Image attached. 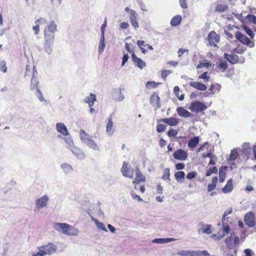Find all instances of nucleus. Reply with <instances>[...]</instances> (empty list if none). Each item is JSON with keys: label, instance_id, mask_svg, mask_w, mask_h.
I'll return each mask as SVG.
<instances>
[{"label": "nucleus", "instance_id": "nucleus-1", "mask_svg": "<svg viewBox=\"0 0 256 256\" xmlns=\"http://www.w3.org/2000/svg\"><path fill=\"white\" fill-rule=\"evenodd\" d=\"M80 138L82 142L90 148L95 151H100V148L98 145L92 138L91 136L82 129L80 130Z\"/></svg>", "mask_w": 256, "mask_h": 256}, {"label": "nucleus", "instance_id": "nucleus-2", "mask_svg": "<svg viewBox=\"0 0 256 256\" xmlns=\"http://www.w3.org/2000/svg\"><path fill=\"white\" fill-rule=\"evenodd\" d=\"M28 76H32L30 90H35L39 89V80L38 78V72L35 66H33L32 70L30 69V68L28 65L26 66V72L24 74V77L26 78Z\"/></svg>", "mask_w": 256, "mask_h": 256}, {"label": "nucleus", "instance_id": "nucleus-3", "mask_svg": "<svg viewBox=\"0 0 256 256\" xmlns=\"http://www.w3.org/2000/svg\"><path fill=\"white\" fill-rule=\"evenodd\" d=\"M57 250V246L53 243H48L46 245L38 248V251L32 252V256H45L54 254Z\"/></svg>", "mask_w": 256, "mask_h": 256}, {"label": "nucleus", "instance_id": "nucleus-4", "mask_svg": "<svg viewBox=\"0 0 256 256\" xmlns=\"http://www.w3.org/2000/svg\"><path fill=\"white\" fill-rule=\"evenodd\" d=\"M49 201V196L46 194L38 198L35 200V209L34 210L36 211V210H40L46 208Z\"/></svg>", "mask_w": 256, "mask_h": 256}, {"label": "nucleus", "instance_id": "nucleus-5", "mask_svg": "<svg viewBox=\"0 0 256 256\" xmlns=\"http://www.w3.org/2000/svg\"><path fill=\"white\" fill-rule=\"evenodd\" d=\"M178 254L182 256H208L209 255L208 252L206 250L202 251L182 250L178 251Z\"/></svg>", "mask_w": 256, "mask_h": 256}, {"label": "nucleus", "instance_id": "nucleus-6", "mask_svg": "<svg viewBox=\"0 0 256 256\" xmlns=\"http://www.w3.org/2000/svg\"><path fill=\"white\" fill-rule=\"evenodd\" d=\"M239 237L236 236L234 232H232L230 236L225 239L226 246L230 248H232L238 244L239 243Z\"/></svg>", "mask_w": 256, "mask_h": 256}, {"label": "nucleus", "instance_id": "nucleus-7", "mask_svg": "<svg viewBox=\"0 0 256 256\" xmlns=\"http://www.w3.org/2000/svg\"><path fill=\"white\" fill-rule=\"evenodd\" d=\"M122 90H124V88L120 87L114 88L112 92V100L118 102L122 101L125 98L122 92Z\"/></svg>", "mask_w": 256, "mask_h": 256}, {"label": "nucleus", "instance_id": "nucleus-8", "mask_svg": "<svg viewBox=\"0 0 256 256\" xmlns=\"http://www.w3.org/2000/svg\"><path fill=\"white\" fill-rule=\"evenodd\" d=\"M121 172L124 177L132 178L134 176V170L132 168L128 166V164L126 162H124L121 168Z\"/></svg>", "mask_w": 256, "mask_h": 256}, {"label": "nucleus", "instance_id": "nucleus-9", "mask_svg": "<svg viewBox=\"0 0 256 256\" xmlns=\"http://www.w3.org/2000/svg\"><path fill=\"white\" fill-rule=\"evenodd\" d=\"M244 221L249 228H253L256 225L255 216L253 212H249L244 216Z\"/></svg>", "mask_w": 256, "mask_h": 256}, {"label": "nucleus", "instance_id": "nucleus-10", "mask_svg": "<svg viewBox=\"0 0 256 256\" xmlns=\"http://www.w3.org/2000/svg\"><path fill=\"white\" fill-rule=\"evenodd\" d=\"M206 108L207 106L206 105L198 101L192 102L189 107V109L192 112H196L204 110Z\"/></svg>", "mask_w": 256, "mask_h": 256}, {"label": "nucleus", "instance_id": "nucleus-11", "mask_svg": "<svg viewBox=\"0 0 256 256\" xmlns=\"http://www.w3.org/2000/svg\"><path fill=\"white\" fill-rule=\"evenodd\" d=\"M220 39V36L214 30L209 33L207 38L210 44L214 46H216V44L219 42Z\"/></svg>", "mask_w": 256, "mask_h": 256}, {"label": "nucleus", "instance_id": "nucleus-12", "mask_svg": "<svg viewBox=\"0 0 256 256\" xmlns=\"http://www.w3.org/2000/svg\"><path fill=\"white\" fill-rule=\"evenodd\" d=\"M173 156L176 160H185L188 158V154L186 151L182 149H178L174 152Z\"/></svg>", "mask_w": 256, "mask_h": 256}, {"label": "nucleus", "instance_id": "nucleus-13", "mask_svg": "<svg viewBox=\"0 0 256 256\" xmlns=\"http://www.w3.org/2000/svg\"><path fill=\"white\" fill-rule=\"evenodd\" d=\"M56 128L58 132L64 136L70 135L66 125L62 122H58L56 124Z\"/></svg>", "mask_w": 256, "mask_h": 256}, {"label": "nucleus", "instance_id": "nucleus-14", "mask_svg": "<svg viewBox=\"0 0 256 256\" xmlns=\"http://www.w3.org/2000/svg\"><path fill=\"white\" fill-rule=\"evenodd\" d=\"M58 26L54 20H50L48 23L47 24V26H46L44 30V32L54 33L58 32Z\"/></svg>", "mask_w": 256, "mask_h": 256}, {"label": "nucleus", "instance_id": "nucleus-15", "mask_svg": "<svg viewBox=\"0 0 256 256\" xmlns=\"http://www.w3.org/2000/svg\"><path fill=\"white\" fill-rule=\"evenodd\" d=\"M79 230L75 227L68 224L66 228L64 234L68 236H76L78 234Z\"/></svg>", "mask_w": 256, "mask_h": 256}, {"label": "nucleus", "instance_id": "nucleus-16", "mask_svg": "<svg viewBox=\"0 0 256 256\" xmlns=\"http://www.w3.org/2000/svg\"><path fill=\"white\" fill-rule=\"evenodd\" d=\"M70 150L78 159L82 160H84L86 157L84 152L82 150L76 146Z\"/></svg>", "mask_w": 256, "mask_h": 256}, {"label": "nucleus", "instance_id": "nucleus-17", "mask_svg": "<svg viewBox=\"0 0 256 256\" xmlns=\"http://www.w3.org/2000/svg\"><path fill=\"white\" fill-rule=\"evenodd\" d=\"M160 98L158 94L153 93L150 97V102L153 106L156 107L155 110L158 108L160 106L159 104Z\"/></svg>", "mask_w": 256, "mask_h": 256}, {"label": "nucleus", "instance_id": "nucleus-18", "mask_svg": "<svg viewBox=\"0 0 256 256\" xmlns=\"http://www.w3.org/2000/svg\"><path fill=\"white\" fill-rule=\"evenodd\" d=\"M132 58L135 65L140 69H142L146 66L145 62L140 58H138L134 52L132 54Z\"/></svg>", "mask_w": 256, "mask_h": 256}, {"label": "nucleus", "instance_id": "nucleus-19", "mask_svg": "<svg viewBox=\"0 0 256 256\" xmlns=\"http://www.w3.org/2000/svg\"><path fill=\"white\" fill-rule=\"evenodd\" d=\"M60 168L62 172L66 174H70L74 170L72 166L66 162L62 163L60 166Z\"/></svg>", "mask_w": 256, "mask_h": 256}, {"label": "nucleus", "instance_id": "nucleus-20", "mask_svg": "<svg viewBox=\"0 0 256 256\" xmlns=\"http://www.w3.org/2000/svg\"><path fill=\"white\" fill-rule=\"evenodd\" d=\"M234 34L236 39L242 43L248 44L250 42L249 38L240 32L236 31Z\"/></svg>", "mask_w": 256, "mask_h": 256}, {"label": "nucleus", "instance_id": "nucleus-21", "mask_svg": "<svg viewBox=\"0 0 256 256\" xmlns=\"http://www.w3.org/2000/svg\"><path fill=\"white\" fill-rule=\"evenodd\" d=\"M107 120L108 122L106 126V132L108 135L112 136L114 132V130L113 128V122L111 116L107 118Z\"/></svg>", "mask_w": 256, "mask_h": 256}, {"label": "nucleus", "instance_id": "nucleus-22", "mask_svg": "<svg viewBox=\"0 0 256 256\" xmlns=\"http://www.w3.org/2000/svg\"><path fill=\"white\" fill-rule=\"evenodd\" d=\"M67 224L66 223L55 222L53 224V228L59 232L64 234Z\"/></svg>", "mask_w": 256, "mask_h": 256}, {"label": "nucleus", "instance_id": "nucleus-23", "mask_svg": "<svg viewBox=\"0 0 256 256\" xmlns=\"http://www.w3.org/2000/svg\"><path fill=\"white\" fill-rule=\"evenodd\" d=\"M176 112L179 116L184 118L192 117V114L182 106L178 107Z\"/></svg>", "mask_w": 256, "mask_h": 256}, {"label": "nucleus", "instance_id": "nucleus-24", "mask_svg": "<svg viewBox=\"0 0 256 256\" xmlns=\"http://www.w3.org/2000/svg\"><path fill=\"white\" fill-rule=\"evenodd\" d=\"M96 100V96L94 94L90 93L89 96H86L83 100V102L88 104L89 107L91 108Z\"/></svg>", "mask_w": 256, "mask_h": 256}, {"label": "nucleus", "instance_id": "nucleus-25", "mask_svg": "<svg viewBox=\"0 0 256 256\" xmlns=\"http://www.w3.org/2000/svg\"><path fill=\"white\" fill-rule=\"evenodd\" d=\"M189 84L190 86L200 90L204 91L207 89V86L206 84L200 82H190Z\"/></svg>", "mask_w": 256, "mask_h": 256}, {"label": "nucleus", "instance_id": "nucleus-26", "mask_svg": "<svg viewBox=\"0 0 256 256\" xmlns=\"http://www.w3.org/2000/svg\"><path fill=\"white\" fill-rule=\"evenodd\" d=\"M146 178L141 173L139 169L137 168L136 171V178L133 182L134 184H138L140 182H144Z\"/></svg>", "mask_w": 256, "mask_h": 256}, {"label": "nucleus", "instance_id": "nucleus-27", "mask_svg": "<svg viewBox=\"0 0 256 256\" xmlns=\"http://www.w3.org/2000/svg\"><path fill=\"white\" fill-rule=\"evenodd\" d=\"M228 68V64L226 61L220 60L216 64V69L218 72H224Z\"/></svg>", "mask_w": 256, "mask_h": 256}, {"label": "nucleus", "instance_id": "nucleus-28", "mask_svg": "<svg viewBox=\"0 0 256 256\" xmlns=\"http://www.w3.org/2000/svg\"><path fill=\"white\" fill-rule=\"evenodd\" d=\"M224 58L230 62V64H234L238 62V56L236 54H228L226 53L224 54Z\"/></svg>", "mask_w": 256, "mask_h": 256}, {"label": "nucleus", "instance_id": "nucleus-29", "mask_svg": "<svg viewBox=\"0 0 256 256\" xmlns=\"http://www.w3.org/2000/svg\"><path fill=\"white\" fill-rule=\"evenodd\" d=\"M232 178H230L228 180V181L226 182V184L225 185V186L222 188V191L224 194L228 193L233 189V184H232Z\"/></svg>", "mask_w": 256, "mask_h": 256}, {"label": "nucleus", "instance_id": "nucleus-30", "mask_svg": "<svg viewBox=\"0 0 256 256\" xmlns=\"http://www.w3.org/2000/svg\"><path fill=\"white\" fill-rule=\"evenodd\" d=\"M54 42L44 41V49L45 52L48 54H51L52 52V47Z\"/></svg>", "mask_w": 256, "mask_h": 256}, {"label": "nucleus", "instance_id": "nucleus-31", "mask_svg": "<svg viewBox=\"0 0 256 256\" xmlns=\"http://www.w3.org/2000/svg\"><path fill=\"white\" fill-rule=\"evenodd\" d=\"M62 138L66 144V147L69 150H70L75 146L72 136L62 137Z\"/></svg>", "mask_w": 256, "mask_h": 256}, {"label": "nucleus", "instance_id": "nucleus-32", "mask_svg": "<svg viewBox=\"0 0 256 256\" xmlns=\"http://www.w3.org/2000/svg\"><path fill=\"white\" fill-rule=\"evenodd\" d=\"M161 121H162L164 122L165 123L167 124L169 126H175L178 125V120L174 118H164Z\"/></svg>", "mask_w": 256, "mask_h": 256}, {"label": "nucleus", "instance_id": "nucleus-33", "mask_svg": "<svg viewBox=\"0 0 256 256\" xmlns=\"http://www.w3.org/2000/svg\"><path fill=\"white\" fill-rule=\"evenodd\" d=\"M222 86L220 84L216 83L210 86L209 90L211 94H214L219 92Z\"/></svg>", "mask_w": 256, "mask_h": 256}, {"label": "nucleus", "instance_id": "nucleus-34", "mask_svg": "<svg viewBox=\"0 0 256 256\" xmlns=\"http://www.w3.org/2000/svg\"><path fill=\"white\" fill-rule=\"evenodd\" d=\"M200 142L199 136H196L192 138L188 142V146L190 148H194Z\"/></svg>", "mask_w": 256, "mask_h": 256}, {"label": "nucleus", "instance_id": "nucleus-35", "mask_svg": "<svg viewBox=\"0 0 256 256\" xmlns=\"http://www.w3.org/2000/svg\"><path fill=\"white\" fill-rule=\"evenodd\" d=\"M160 84V82H156L154 81H148L146 84V88L147 90H150L158 88Z\"/></svg>", "mask_w": 256, "mask_h": 256}, {"label": "nucleus", "instance_id": "nucleus-36", "mask_svg": "<svg viewBox=\"0 0 256 256\" xmlns=\"http://www.w3.org/2000/svg\"><path fill=\"white\" fill-rule=\"evenodd\" d=\"M226 166H222L220 168L219 171V180L220 182H223L226 178Z\"/></svg>", "mask_w": 256, "mask_h": 256}, {"label": "nucleus", "instance_id": "nucleus-37", "mask_svg": "<svg viewBox=\"0 0 256 256\" xmlns=\"http://www.w3.org/2000/svg\"><path fill=\"white\" fill-rule=\"evenodd\" d=\"M228 9L226 4H218L216 6L214 11L218 12H224Z\"/></svg>", "mask_w": 256, "mask_h": 256}, {"label": "nucleus", "instance_id": "nucleus-38", "mask_svg": "<svg viewBox=\"0 0 256 256\" xmlns=\"http://www.w3.org/2000/svg\"><path fill=\"white\" fill-rule=\"evenodd\" d=\"M218 177L215 176L212 178V183L208 184V192H212L215 189L218 182Z\"/></svg>", "mask_w": 256, "mask_h": 256}, {"label": "nucleus", "instance_id": "nucleus-39", "mask_svg": "<svg viewBox=\"0 0 256 256\" xmlns=\"http://www.w3.org/2000/svg\"><path fill=\"white\" fill-rule=\"evenodd\" d=\"M92 221L94 222V223L96 224V226L98 227V229H100V230H102L107 232V230H106L104 224L102 222H100L98 220H97L93 217L92 218Z\"/></svg>", "mask_w": 256, "mask_h": 256}, {"label": "nucleus", "instance_id": "nucleus-40", "mask_svg": "<svg viewBox=\"0 0 256 256\" xmlns=\"http://www.w3.org/2000/svg\"><path fill=\"white\" fill-rule=\"evenodd\" d=\"M236 27L234 26H232L230 25H228L226 27V30H224L225 34L228 36L227 38L232 39L234 38L233 34L230 32L231 31L233 30L234 28Z\"/></svg>", "mask_w": 256, "mask_h": 256}, {"label": "nucleus", "instance_id": "nucleus-41", "mask_svg": "<svg viewBox=\"0 0 256 256\" xmlns=\"http://www.w3.org/2000/svg\"><path fill=\"white\" fill-rule=\"evenodd\" d=\"M44 41L54 42L55 34L54 33H50L44 32Z\"/></svg>", "mask_w": 256, "mask_h": 256}, {"label": "nucleus", "instance_id": "nucleus-42", "mask_svg": "<svg viewBox=\"0 0 256 256\" xmlns=\"http://www.w3.org/2000/svg\"><path fill=\"white\" fill-rule=\"evenodd\" d=\"M182 18L180 16L177 15L174 16L170 21V24L174 26H178L181 22Z\"/></svg>", "mask_w": 256, "mask_h": 256}, {"label": "nucleus", "instance_id": "nucleus-43", "mask_svg": "<svg viewBox=\"0 0 256 256\" xmlns=\"http://www.w3.org/2000/svg\"><path fill=\"white\" fill-rule=\"evenodd\" d=\"M36 90V92L35 93L36 96L38 98L39 100L41 102H44L46 103V100H45L44 98L43 94L40 89H38Z\"/></svg>", "mask_w": 256, "mask_h": 256}, {"label": "nucleus", "instance_id": "nucleus-44", "mask_svg": "<svg viewBox=\"0 0 256 256\" xmlns=\"http://www.w3.org/2000/svg\"><path fill=\"white\" fill-rule=\"evenodd\" d=\"M174 93L176 94V96L178 97L179 100H182L184 99V94L179 95L180 92V88L178 86H175L174 88Z\"/></svg>", "mask_w": 256, "mask_h": 256}, {"label": "nucleus", "instance_id": "nucleus-45", "mask_svg": "<svg viewBox=\"0 0 256 256\" xmlns=\"http://www.w3.org/2000/svg\"><path fill=\"white\" fill-rule=\"evenodd\" d=\"M174 176L177 181H179L184 178L185 173L182 171H178L175 173Z\"/></svg>", "mask_w": 256, "mask_h": 256}, {"label": "nucleus", "instance_id": "nucleus-46", "mask_svg": "<svg viewBox=\"0 0 256 256\" xmlns=\"http://www.w3.org/2000/svg\"><path fill=\"white\" fill-rule=\"evenodd\" d=\"M218 169L216 166L210 167L206 172V176H210L212 174H216Z\"/></svg>", "mask_w": 256, "mask_h": 256}, {"label": "nucleus", "instance_id": "nucleus-47", "mask_svg": "<svg viewBox=\"0 0 256 256\" xmlns=\"http://www.w3.org/2000/svg\"><path fill=\"white\" fill-rule=\"evenodd\" d=\"M163 175L162 176V178L164 180H170V170L168 168H166L164 170L163 172Z\"/></svg>", "mask_w": 256, "mask_h": 256}, {"label": "nucleus", "instance_id": "nucleus-48", "mask_svg": "<svg viewBox=\"0 0 256 256\" xmlns=\"http://www.w3.org/2000/svg\"><path fill=\"white\" fill-rule=\"evenodd\" d=\"M189 50L188 49L186 48H180L178 50V56L179 58H181L182 56L184 54H186V56L188 54Z\"/></svg>", "mask_w": 256, "mask_h": 256}, {"label": "nucleus", "instance_id": "nucleus-49", "mask_svg": "<svg viewBox=\"0 0 256 256\" xmlns=\"http://www.w3.org/2000/svg\"><path fill=\"white\" fill-rule=\"evenodd\" d=\"M129 18H130V21L133 20H136L137 18H138V14L134 10H130V14Z\"/></svg>", "mask_w": 256, "mask_h": 256}, {"label": "nucleus", "instance_id": "nucleus-50", "mask_svg": "<svg viewBox=\"0 0 256 256\" xmlns=\"http://www.w3.org/2000/svg\"><path fill=\"white\" fill-rule=\"evenodd\" d=\"M238 153L236 151L232 150L230 154V159L232 160H235L238 157Z\"/></svg>", "mask_w": 256, "mask_h": 256}, {"label": "nucleus", "instance_id": "nucleus-51", "mask_svg": "<svg viewBox=\"0 0 256 256\" xmlns=\"http://www.w3.org/2000/svg\"><path fill=\"white\" fill-rule=\"evenodd\" d=\"M0 70L6 72L7 71V67L6 66V62L5 61H2L0 63Z\"/></svg>", "mask_w": 256, "mask_h": 256}, {"label": "nucleus", "instance_id": "nucleus-52", "mask_svg": "<svg viewBox=\"0 0 256 256\" xmlns=\"http://www.w3.org/2000/svg\"><path fill=\"white\" fill-rule=\"evenodd\" d=\"M105 46L106 45L104 42L100 41L98 49V53L102 54L105 48Z\"/></svg>", "mask_w": 256, "mask_h": 256}, {"label": "nucleus", "instance_id": "nucleus-53", "mask_svg": "<svg viewBox=\"0 0 256 256\" xmlns=\"http://www.w3.org/2000/svg\"><path fill=\"white\" fill-rule=\"evenodd\" d=\"M178 132L176 130L171 128L168 132V135L169 136L175 137L178 134Z\"/></svg>", "mask_w": 256, "mask_h": 256}, {"label": "nucleus", "instance_id": "nucleus-54", "mask_svg": "<svg viewBox=\"0 0 256 256\" xmlns=\"http://www.w3.org/2000/svg\"><path fill=\"white\" fill-rule=\"evenodd\" d=\"M247 18L249 22L256 24V16L253 14H248Z\"/></svg>", "mask_w": 256, "mask_h": 256}, {"label": "nucleus", "instance_id": "nucleus-55", "mask_svg": "<svg viewBox=\"0 0 256 256\" xmlns=\"http://www.w3.org/2000/svg\"><path fill=\"white\" fill-rule=\"evenodd\" d=\"M202 232L204 233H206L208 234H210L212 232V230H211V226L208 225L206 226V228H202Z\"/></svg>", "mask_w": 256, "mask_h": 256}, {"label": "nucleus", "instance_id": "nucleus-56", "mask_svg": "<svg viewBox=\"0 0 256 256\" xmlns=\"http://www.w3.org/2000/svg\"><path fill=\"white\" fill-rule=\"evenodd\" d=\"M130 195L134 200H137L138 202L143 201L142 199L140 198L139 196L137 195L134 192H130Z\"/></svg>", "mask_w": 256, "mask_h": 256}, {"label": "nucleus", "instance_id": "nucleus-57", "mask_svg": "<svg viewBox=\"0 0 256 256\" xmlns=\"http://www.w3.org/2000/svg\"><path fill=\"white\" fill-rule=\"evenodd\" d=\"M46 22H47L46 20L43 18H40L35 21V23L36 24H46Z\"/></svg>", "mask_w": 256, "mask_h": 256}, {"label": "nucleus", "instance_id": "nucleus-58", "mask_svg": "<svg viewBox=\"0 0 256 256\" xmlns=\"http://www.w3.org/2000/svg\"><path fill=\"white\" fill-rule=\"evenodd\" d=\"M244 28L245 31L246 32V34L249 36H250L251 38H253V37L254 36V34L252 30L250 28L248 27H247V26H245Z\"/></svg>", "mask_w": 256, "mask_h": 256}, {"label": "nucleus", "instance_id": "nucleus-59", "mask_svg": "<svg viewBox=\"0 0 256 256\" xmlns=\"http://www.w3.org/2000/svg\"><path fill=\"white\" fill-rule=\"evenodd\" d=\"M175 240L174 238H161V244L168 243Z\"/></svg>", "mask_w": 256, "mask_h": 256}, {"label": "nucleus", "instance_id": "nucleus-60", "mask_svg": "<svg viewBox=\"0 0 256 256\" xmlns=\"http://www.w3.org/2000/svg\"><path fill=\"white\" fill-rule=\"evenodd\" d=\"M212 64L210 62H207L203 63H201L200 64H198L197 68H200L202 66L209 67Z\"/></svg>", "mask_w": 256, "mask_h": 256}, {"label": "nucleus", "instance_id": "nucleus-61", "mask_svg": "<svg viewBox=\"0 0 256 256\" xmlns=\"http://www.w3.org/2000/svg\"><path fill=\"white\" fill-rule=\"evenodd\" d=\"M138 4L140 6V9L143 11H146V6L143 3L142 0H137Z\"/></svg>", "mask_w": 256, "mask_h": 256}, {"label": "nucleus", "instance_id": "nucleus-62", "mask_svg": "<svg viewBox=\"0 0 256 256\" xmlns=\"http://www.w3.org/2000/svg\"><path fill=\"white\" fill-rule=\"evenodd\" d=\"M172 72L170 70H164L162 72V76L164 78H165L168 76Z\"/></svg>", "mask_w": 256, "mask_h": 256}, {"label": "nucleus", "instance_id": "nucleus-63", "mask_svg": "<svg viewBox=\"0 0 256 256\" xmlns=\"http://www.w3.org/2000/svg\"><path fill=\"white\" fill-rule=\"evenodd\" d=\"M196 174L195 172H190L187 174L186 178L190 180L194 178L196 176Z\"/></svg>", "mask_w": 256, "mask_h": 256}, {"label": "nucleus", "instance_id": "nucleus-64", "mask_svg": "<svg viewBox=\"0 0 256 256\" xmlns=\"http://www.w3.org/2000/svg\"><path fill=\"white\" fill-rule=\"evenodd\" d=\"M129 56L128 54H124L123 58H122V66H124V64L127 62L128 60Z\"/></svg>", "mask_w": 256, "mask_h": 256}]
</instances>
